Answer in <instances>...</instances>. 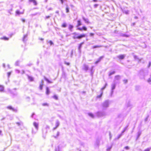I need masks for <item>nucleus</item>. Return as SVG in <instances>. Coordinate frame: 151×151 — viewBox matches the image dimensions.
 Here are the masks:
<instances>
[{
    "instance_id": "obj_8",
    "label": "nucleus",
    "mask_w": 151,
    "mask_h": 151,
    "mask_svg": "<svg viewBox=\"0 0 151 151\" xmlns=\"http://www.w3.org/2000/svg\"><path fill=\"white\" fill-rule=\"evenodd\" d=\"M60 123L59 121L58 120H57L55 122V127L53 128V131H54L56 129L59 127V126L60 125Z\"/></svg>"
},
{
    "instance_id": "obj_48",
    "label": "nucleus",
    "mask_w": 151,
    "mask_h": 151,
    "mask_svg": "<svg viewBox=\"0 0 151 151\" xmlns=\"http://www.w3.org/2000/svg\"><path fill=\"white\" fill-rule=\"evenodd\" d=\"M147 82L150 84H151V77L149 78L147 80Z\"/></svg>"
},
{
    "instance_id": "obj_4",
    "label": "nucleus",
    "mask_w": 151,
    "mask_h": 151,
    "mask_svg": "<svg viewBox=\"0 0 151 151\" xmlns=\"http://www.w3.org/2000/svg\"><path fill=\"white\" fill-rule=\"evenodd\" d=\"M121 79V76H120L119 75L116 76H115L113 82L117 84L119 83H120L119 80Z\"/></svg>"
},
{
    "instance_id": "obj_56",
    "label": "nucleus",
    "mask_w": 151,
    "mask_h": 151,
    "mask_svg": "<svg viewBox=\"0 0 151 151\" xmlns=\"http://www.w3.org/2000/svg\"><path fill=\"white\" fill-rule=\"evenodd\" d=\"M150 148H148L145 150V151H150Z\"/></svg>"
},
{
    "instance_id": "obj_53",
    "label": "nucleus",
    "mask_w": 151,
    "mask_h": 151,
    "mask_svg": "<svg viewBox=\"0 0 151 151\" xmlns=\"http://www.w3.org/2000/svg\"><path fill=\"white\" fill-rule=\"evenodd\" d=\"M123 81L124 83H127L128 81L127 79H124L123 80Z\"/></svg>"
},
{
    "instance_id": "obj_25",
    "label": "nucleus",
    "mask_w": 151,
    "mask_h": 151,
    "mask_svg": "<svg viewBox=\"0 0 151 151\" xmlns=\"http://www.w3.org/2000/svg\"><path fill=\"white\" fill-rule=\"evenodd\" d=\"M45 80L46 81L49 83H51L52 82L50 81L48 79H47L45 77H44Z\"/></svg>"
},
{
    "instance_id": "obj_32",
    "label": "nucleus",
    "mask_w": 151,
    "mask_h": 151,
    "mask_svg": "<svg viewBox=\"0 0 151 151\" xmlns=\"http://www.w3.org/2000/svg\"><path fill=\"white\" fill-rule=\"evenodd\" d=\"M47 43H50V45L53 44V42L51 40H49V41L47 40Z\"/></svg>"
},
{
    "instance_id": "obj_5",
    "label": "nucleus",
    "mask_w": 151,
    "mask_h": 151,
    "mask_svg": "<svg viewBox=\"0 0 151 151\" xmlns=\"http://www.w3.org/2000/svg\"><path fill=\"white\" fill-rule=\"evenodd\" d=\"M16 88H14L12 90L8 89V91L13 96H16L18 94L17 92L16 91Z\"/></svg>"
},
{
    "instance_id": "obj_14",
    "label": "nucleus",
    "mask_w": 151,
    "mask_h": 151,
    "mask_svg": "<svg viewBox=\"0 0 151 151\" xmlns=\"http://www.w3.org/2000/svg\"><path fill=\"white\" fill-rule=\"evenodd\" d=\"M28 79L30 81H34V78L33 77L30 76L28 75H27Z\"/></svg>"
},
{
    "instance_id": "obj_62",
    "label": "nucleus",
    "mask_w": 151,
    "mask_h": 151,
    "mask_svg": "<svg viewBox=\"0 0 151 151\" xmlns=\"http://www.w3.org/2000/svg\"><path fill=\"white\" fill-rule=\"evenodd\" d=\"M94 35V34L93 33H90V36H93Z\"/></svg>"
},
{
    "instance_id": "obj_54",
    "label": "nucleus",
    "mask_w": 151,
    "mask_h": 151,
    "mask_svg": "<svg viewBox=\"0 0 151 151\" xmlns=\"http://www.w3.org/2000/svg\"><path fill=\"white\" fill-rule=\"evenodd\" d=\"M11 74V72H9L7 73L8 77H9Z\"/></svg>"
},
{
    "instance_id": "obj_61",
    "label": "nucleus",
    "mask_w": 151,
    "mask_h": 151,
    "mask_svg": "<svg viewBox=\"0 0 151 151\" xmlns=\"http://www.w3.org/2000/svg\"><path fill=\"white\" fill-rule=\"evenodd\" d=\"M151 62H149V65L148 66V68H149L150 67V66L151 65Z\"/></svg>"
},
{
    "instance_id": "obj_29",
    "label": "nucleus",
    "mask_w": 151,
    "mask_h": 151,
    "mask_svg": "<svg viewBox=\"0 0 151 151\" xmlns=\"http://www.w3.org/2000/svg\"><path fill=\"white\" fill-rule=\"evenodd\" d=\"M141 134V132H139L137 133V140L138 138L140 136Z\"/></svg>"
},
{
    "instance_id": "obj_3",
    "label": "nucleus",
    "mask_w": 151,
    "mask_h": 151,
    "mask_svg": "<svg viewBox=\"0 0 151 151\" xmlns=\"http://www.w3.org/2000/svg\"><path fill=\"white\" fill-rule=\"evenodd\" d=\"M33 125L35 128V130L34 131L33 129H32V133L35 134L37 132L38 129L39 127V124L38 123L36 122H34L33 123Z\"/></svg>"
},
{
    "instance_id": "obj_22",
    "label": "nucleus",
    "mask_w": 151,
    "mask_h": 151,
    "mask_svg": "<svg viewBox=\"0 0 151 151\" xmlns=\"http://www.w3.org/2000/svg\"><path fill=\"white\" fill-rule=\"evenodd\" d=\"M84 44V42H82V43H81L80 45H79L78 47V50H79V51L80 52H81V48L82 47V45Z\"/></svg>"
},
{
    "instance_id": "obj_2",
    "label": "nucleus",
    "mask_w": 151,
    "mask_h": 151,
    "mask_svg": "<svg viewBox=\"0 0 151 151\" xmlns=\"http://www.w3.org/2000/svg\"><path fill=\"white\" fill-rule=\"evenodd\" d=\"M110 104V101L108 100L105 101L101 104V106L104 109H106L109 107Z\"/></svg>"
},
{
    "instance_id": "obj_28",
    "label": "nucleus",
    "mask_w": 151,
    "mask_h": 151,
    "mask_svg": "<svg viewBox=\"0 0 151 151\" xmlns=\"http://www.w3.org/2000/svg\"><path fill=\"white\" fill-rule=\"evenodd\" d=\"M16 124H17L18 126H19L21 125H23V123L21 122H17L16 123Z\"/></svg>"
},
{
    "instance_id": "obj_52",
    "label": "nucleus",
    "mask_w": 151,
    "mask_h": 151,
    "mask_svg": "<svg viewBox=\"0 0 151 151\" xmlns=\"http://www.w3.org/2000/svg\"><path fill=\"white\" fill-rule=\"evenodd\" d=\"M55 151H59V147L58 146L57 148H56L55 150Z\"/></svg>"
},
{
    "instance_id": "obj_64",
    "label": "nucleus",
    "mask_w": 151,
    "mask_h": 151,
    "mask_svg": "<svg viewBox=\"0 0 151 151\" xmlns=\"http://www.w3.org/2000/svg\"><path fill=\"white\" fill-rule=\"evenodd\" d=\"M21 20L23 22H25V20L24 19L22 18L21 19Z\"/></svg>"
},
{
    "instance_id": "obj_41",
    "label": "nucleus",
    "mask_w": 151,
    "mask_h": 151,
    "mask_svg": "<svg viewBox=\"0 0 151 151\" xmlns=\"http://www.w3.org/2000/svg\"><path fill=\"white\" fill-rule=\"evenodd\" d=\"M19 61H17L16 62L15 65L16 66H18L19 65Z\"/></svg>"
},
{
    "instance_id": "obj_55",
    "label": "nucleus",
    "mask_w": 151,
    "mask_h": 151,
    "mask_svg": "<svg viewBox=\"0 0 151 151\" xmlns=\"http://www.w3.org/2000/svg\"><path fill=\"white\" fill-rule=\"evenodd\" d=\"M16 13L17 14H20V12L19 10H17L16 11Z\"/></svg>"
},
{
    "instance_id": "obj_40",
    "label": "nucleus",
    "mask_w": 151,
    "mask_h": 151,
    "mask_svg": "<svg viewBox=\"0 0 151 151\" xmlns=\"http://www.w3.org/2000/svg\"><path fill=\"white\" fill-rule=\"evenodd\" d=\"M27 35H24L23 38V41L24 42L25 41V39L27 37Z\"/></svg>"
},
{
    "instance_id": "obj_31",
    "label": "nucleus",
    "mask_w": 151,
    "mask_h": 151,
    "mask_svg": "<svg viewBox=\"0 0 151 151\" xmlns=\"http://www.w3.org/2000/svg\"><path fill=\"white\" fill-rule=\"evenodd\" d=\"M60 134V132L58 131L57 132V134L56 136H54V137L55 138H57L58 136Z\"/></svg>"
},
{
    "instance_id": "obj_21",
    "label": "nucleus",
    "mask_w": 151,
    "mask_h": 151,
    "mask_svg": "<svg viewBox=\"0 0 151 151\" xmlns=\"http://www.w3.org/2000/svg\"><path fill=\"white\" fill-rule=\"evenodd\" d=\"M73 25H69L68 27V29L70 31L72 32V29L73 28Z\"/></svg>"
},
{
    "instance_id": "obj_51",
    "label": "nucleus",
    "mask_w": 151,
    "mask_h": 151,
    "mask_svg": "<svg viewBox=\"0 0 151 151\" xmlns=\"http://www.w3.org/2000/svg\"><path fill=\"white\" fill-rule=\"evenodd\" d=\"M64 64L67 65H70V63L68 62H67L66 61H64Z\"/></svg>"
},
{
    "instance_id": "obj_57",
    "label": "nucleus",
    "mask_w": 151,
    "mask_h": 151,
    "mask_svg": "<svg viewBox=\"0 0 151 151\" xmlns=\"http://www.w3.org/2000/svg\"><path fill=\"white\" fill-rule=\"evenodd\" d=\"M77 29L79 30L80 31H82L83 30L82 27V28L78 27L77 28Z\"/></svg>"
},
{
    "instance_id": "obj_23",
    "label": "nucleus",
    "mask_w": 151,
    "mask_h": 151,
    "mask_svg": "<svg viewBox=\"0 0 151 151\" xmlns=\"http://www.w3.org/2000/svg\"><path fill=\"white\" fill-rule=\"evenodd\" d=\"M1 40H9V38L6 37L4 36L3 37H1L0 38Z\"/></svg>"
},
{
    "instance_id": "obj_26",
    "label": "nucleus",
    "mask_w": 151,
    "mask_h": 151,
    "mask_svg": "<svg viewBox=\"0 0 151 151\" xmlns=\"http://www.w3.org/2000/svg\"><path fill=\"white\" fill-rule=\"evenodd\" d=\"M45 80L46 81L49 83H51L52 82L50 81L48 79H47L45 77H44Z\"/></svg>"
},
{
    "instance_id": "obj_33",
    "label": "nucleus",
    "mask_w": 151,
    "mask_h": 151,
    "mask_svg": "<svg viewBox=\"0 0 151 151\" xmlns=\"http://www.w3.org/2000/svg\"><path fill=\"white\" fill-rule=\"evenodd\" d=\"M139 61L138 62V63H144V61L142 60V58H141V59H139Z\"/></svg>"
},
{
    "instance_id": "obj_42",
    "label": "nucleus",
    "mask_w": 151,
    "mask_h": 151,
    "mask_svg": "<svg viewBox=\"0 0 151 151\" xmlns=\"http://www.w3.org/2000/svg\"><path fill=\"white\" fill-rule=\"evenodd\" d=\"M123 134V133H122V132L121 134L118 135L117 138L118 139H119Z\"/></svg>"
},
{
    "instance_id": "obj_12",
    "label": "nucleus",
    "mask_w": 151,
    "mask_h": 151,
    "mask_svg": "<svg viewBox=\"0 0 151 151\" xmlns=\"http://www.w3.org/2000/svg\"><path fill=\"white\" fill-rule=\"evenodd\" d=\"M82 19L84 21L85 23L87 24H91V23L89 21L88 19V18H86L84 17H82Z\"/></svg>"
},
{
    "instance_id": "obj_38",
    "label": "nucleus",
    "mask_w": 151,
    "mask_h": 151,
    "mask_svg": "<svg viewBox=\"0 0 151 151\" xmlns=\"http://www.w3.org/2000/svg\"><path fill=\"white\" fill-rule=\"evenodd\" d=\"M52 97L56 100H58V96L56 95H54Z\"/></svg>"
},
{
    "instance_id": "obj_30",
    "label": "nucleus",
    "mask_w": 151,
    "mask_h": 151,
    "mask_svg": "<svg viewBox=\"0 0 151 151\" xmlns=\"http://www.w3.org/2000/svg\"><path fill=\"white\" fill-rule=\"evenodd\" d=\"M103 46L102 45H96L95 46H93L92 47L93 48H95L97 47H102Z\"/></svg>"
},
{
    "instance_id": "obj_11",
    "label": "nucleus",
    "mask_w": 151,
    "mask_h": 151,
    "mask_svg": "<svg viewBox=\"0 0 151 151\" xmlns=\"http://www.w3.org/2000/svg\"><path fill=\"white\" fill-rule=\"evenodd\" d=\"M98 115L99 117H102L105 115L106 114L104 112L100 111L98 112Z\"/></svg>"
},
{
    "instance_id": "obj_46",
    "label": "nucleus",
    "mask_w": 151,
    "mask_h": 151,
    "mask_svg": "<svg viewBox=\"0 0 151 151\" xmlns=\"http://www.w3.org/2000/svg\"><path fill=\"white\" fill-rule=\"evenodd\" d=\"M82 29L83 30H84L85 31H86L87 30V28L85 26L83 27Z\"/></svg>"
},
{
    "instance_id": "obj_47",
    "label": "nucleus",
    "mask_w": 151,
    "mask_h": 151,
    "mask_svg": "<svg viewBox=\"0 0 151 151\" xmlns=\"http://www.w3.org/2000/svg\"><path fill=\"white\" fill-rule=\"evenodd\" d=\"M129 11H123V12L124 13H125L126 14H129Z\"/></svg>"
},
{
    "instance_id": "obj_49",
    "label": "nucleus",
    "mask_w": 151,
    "mask_h": 151,
    "mask_svg": "<svg viewBox=\"0 0 151 151\" xmlns=\"http://www.w3.org/2000/svg\"><path fill=\"white\" fill-rule=\"evenodd\" d=\"M134 58L135 59H137L139 60V59L137 56L135 55L134 56Z\"/></svg>"
},
{
    "instance_id": "obj_7",
    "label": "nucleus",
    "mask_w": 151,
    "mask_h": 151,
    "mask_svg": "<svg viewBox=\"0 0 151 151\" xmlns=\"http://www.w3.org/2000/svg\"><path fill=\"white\" fill-rule=\"evenodd\" d=\"M117 83L113 82L111 85V96L114 92V90L116 87V85Z\"/></svg>"
},
{
    "instance_id": "obj_44",
    "label": "nucleus",
    "mask_w": 151,
    "mask_h": 151,
    "mask_svg": "<svg viewBox=\"0 0 151 151\" xmlns=\"http://www.w3.org/2000/svg\"><path fill=\"white\" fill-rule=\"evenodd\" d=\"M120 36L123 37H127V36H126L125 34L122 33L120 34Z\"/></svg>"
},
{
    "instance_id": "obj_17",
    "label": "nucleus",
    "mask_w": 151,
    "mask_h": 151,
    "mask_svg": "<svg viewBox=\"0 0 151 151\" xmlns=\"http://www.w3.org/2000/svg\"><path fill=\"white\" fill-rule=\"evenodd\" d=\"M125 55H119L117 56V57L120 59H123L125 57Z\"/></svg>"
},
{
    "instance_id": "obj_1",
    "label": "nucleus",
    "mask_w": 151,
    "mask_h": 151,
    "mask_svg": "<svg viewBox=\"0 0 151 151\" xmlns=\"http://www.w3.org/2000/svg\"><path fill=\"white\" fill-rule=\"evenodd\" d=\"M73 34L74 35L73 37L74 39H80L86 36V34H85L80 35L79 33H77L76 32L73 33Z\"/></svg>"
},
{
    "instance_id": "obj_35",
    "label": "nucleus",
    "mask_w": 151,
    "mask_h": 151,
    "mask_svg": "<svg viewBox=\"0 0 151 151\" xmlns=\"http://www.w3.org/2000/svg\"><path fill=\"white\" fill-rule=\"evenodd\" d=\"M135 89L137 91L139 90L140 89L139 86H135Z\"/></svg>"
},
{
    "instance_id": "obj_59",
    "label": "nucleus",
    "mask_w": 151,
    "mask_h": 151,
    "mask_svg": "<svg viewBox=\"0 0 151 151\" xmlns=\"http://www.w3.org/2000/svg\"><path fill=\"white\" fill-rule=\"evenodd\" d=\"M124 148L127 150H129V147L127 146H126L124 147Z\"/></svg>"
},
{
    "instance_id": "obj_45",
    "label": "nucleus",
    "mask_w": 151,
    "mask_h": 151,
    "mask_svg": "<svg viewBox=\"0 0 151 151\" xmlns=\"http://www.w3.org/2000/svg\"><path fill=\"white\" fill-rule=\"evenodd\" d=\"M43 85L42 84H40V90H42V88Z\"/></svg>"
},
{
    "instance_id": "obj_37",
    "label": "nucleus",
    "mask_w": 151,
    "mask_h": 151,
    "mask_svg": "<svg viewBox=\"0 0 151 151\" xmlns=\"http://www.w3.org/2000/svg\"><path fill=\"white\" fill-rule=\"evenodd\" d=\"M62 27H67V24L66 23H64L62 25Z\"/></svg>"
},
{
    "instance_id": "obj_6",
    "label": "nucleus",
    "mask_w": 151,
    "mask_h": 151,
    "mask_svg": "<svg viewBox=\"0 0 151 151\" xmlns=\"http://www.w3.org/2000/svg\"><path fill=\"white\" fill-rule=\"evenodd\" d=\"M50 127L48 125H46L45 127L42 129V134L43 135H45L47 132L50 129Z\"/></svg>"
},
{
    "instance_id": "obj_27",
    "label": "nucleus",
    "mask_w": 151,
    "mask_h": 151,
    "mask_svg": "<svg viewBox=\"0 0 151 151\" xmlns=\"http://www.w3.org/2000/svg\"><path fill=\"white\" fill-rule=\"evenodd\" d=\"M50 93V91L48 87L46 88V94L48 95Z\"/></svg>"
},
{
    "instance_id": "obj_16",
    "label": "nucleus",
    "mask_w": 151,
    "mask_h": 151,
    "mask_svg": "<svg viewBox=\"0 0 151 151\" xmlns=\"http://www.w3.org/2000/svg\"><path fill=\"white\" fill-rule=\"evenodd\" d=\"M4 87L3 86L0 85V92H4Z\"/></svg>"
},
{
    "instance_id": "obj_18",
    "label": "nucleus",
    "mask_w": 151,
    "mask_h": 151,
    "mask_svg": "<svg viewBox=\"0 0 151 151\" xmlns=\"http://www.w3.org/2000/svg\"><path fill=\"white\" fill-rule=\"evenodd\" d=\"M29 1L30 2H32L36 6L37 4V3L35 0H29Z\"/></svg>"
},
{
    "instance_id": "obj_15",
    "label": "nucleus",
    "mask_w": 151,
    "mask_h": 151,
    "mask_svg": "<svg viewBox=\"0 0 151 151\" xmlns=\"http://www.w3.org/2000/svg\"><path fill=\"white\" fill-rule=\"evenodd\" d=\"M7 108L10 110H11L17 112V110L16 109L13 108L11 106H8L7 107Z\"/></svg>"
},
{
    "instance_id": "obj_10",
    "label": "nucleus",
    "mask_w": 151,
    "mask_h": 151,
    "mask_svg": "<svg viewBox=\"0 0 151 151\" xmlns=\"http://www.w3.org/2000/svg\"><path fill=\"white\" fill-rule=\"evenodd\" d=\"M106 85H107V83H106L105 86L104 87H103L101 88V91H100L101 94L100 95H98L97 96V98H100L101 97V96L102 95L103 93V90H104L106 86Z\"/></svg>"
},
{
    "instance_id": "obj_60",
    "label": "nucleus",
    "mask_w": 151,
    "mask_h": 151,
    "mask_svg": "<svg viewBox=\"0 0 151 151\" xmlns=\"http://www.w3.org/2000/svg\"><path fill=\"white\" fill-rule=\"evenodd\" d=\"M12 11V8L11 9H10V10H8V12L10 13V14H11V13H10V12L11 11Z\"/></svg>"
},
{
    "instance_id": "obj_39",
    "label": "nucleus",
    "mask_w": 151,
    "mask_h": 151,
    "mask_svg": "<svg viewBox=\"0 0 151 151\" xmlns=\"http://www.w3.org/2000/svg\"><path fill=\"white\" fill-rule=\"evenodd\" d=\"M88 115H89V116H91V117L92 118H93L94 117V115L92 113H88Z\"/></svg>"
},
{
    "instance_id": "obj_9",
    "label": "nucleus",
    "mask_w": 151,
    "mask_h": 151,
    "mask_svg": "<svg viewBox=\"0 0 151 151\" xmlns=\"http://www.w3.org/2000/svg\"><path fill=\"white\" fill-rule=\"evenodd\" d=\"M106 85H107V83H106L105 86L104 87H103L101 88V91H100L101 94L100 95H98L97 96V98H100L101 97V96L102 95L103 93V90H104L106 86Z\"/></svg>"
},
{
    "instance_id": "obj_63",
    "label": "nucleus",
    "mask_w": 151,
    "mask_h": 151,
    "mask_svg": "<svg viewBox=\"0 0 151 151\" xmlns=\"http://www.w3.org/2000/svg\"><path fill=\"white\" fill-rule=\"evenodd\" d=\"M44 81L43 80H42L40 84H42L43 85Z\"/></svg>"
},
{
    "instance_id": "obj_20",
    "label": "nucleus",
    "mask_w": 151,
    "mask_h": 151,
    "mask_svg": "<svg viewBox=\"0 0 151 151\" xmlns=\"http://www.w3.org/2000/svg\"><path fill=\"white\" fill-rule=\"evenodd\" d=\"M115 73V71H111L109 72V76H111V75L114 74Z\"/></svg>"
},
{
    "instance_id": "obj_50",
    "label": "nucleus",
    "mask_w": 151,
    "mask_h": 151,
    "mask_svg": "<svg viewBox=\"0 0 151 151\" xmlns=\"http://www.w3.org/2000/svg\"><path fill=\"white\" fill-rule=\"evenodd\" d=\"M15 71L16 73H20V71L19 70L17 69H16L15 70Z\"/></svg>"
},
{
    "instance_id": "obj_19",
    "label": "nucleus",
    "mask_w": 151,
    "mask_h": 151,
    "mask_svg": "<svg viewBox=\"0 0 151 151\" xmlns=\"http://www.w3.org/2000/svg\"><path fill=\"white\" fill-rule=\"evenodd\" d=\"M103 58H104L103 56L100 57L98 59V60L95 62V63L96 64H97L98 63H99L101 60V59H102Z\"/></svg>"
},
{
    "instance_id": "obj_13",
    "label": "nucleus",
    "mask_w": 151,
    "mask_h": 151,
    "mask_svg": "<svg viewBox=\"0 0 151 151\" xmlns=\"http://www.w3.org/2000/svg\"><path fill=\"white\" fill-rule=\"evenodd\" d=\"M83 69L86 71H87L88 69V66L85 64H84L83 66Z\"/></svg>"
},
{
    "instance_id": "obj_36",
    "label": "nucleus",
    "mask_w": 151,
    "mask_h": 151,
    "mask_svg": "<svg viewBox=\"0 0 151 151\" xmlns=\"http://www.w3.org/2000/svg\"><path fill=\"white\" fill-rule=\"evenodd\" d=\"M66 12L68 13L69 12V8L68 6H67L66 8Z\"/></svg>"
},
{
    "instance_id": "obj_58",
    "label": "nucleus",
    "mask_w": 151,
    "mask_h": 151,
    "mask_svg": "<svg viewBox=\"0 0 151 151\" xmlns=\"http://www.w3.org/2000/svg\"><path fill=\"white\" fill-rule=\"evenodd\" d=\"M98 4H95L94 5V7L95 8H96L98 6Z\"/></svg>"
},
{
    "instance_id": "obj_34",
    "label": "nucleus",
    "mask_w": 151,
    "mask_h": 151,
    "mask_svg": "<svg viewBox=\"0 0 151 151\" xmlns=\"http://www.w3.org/2000/svg\"><path fill=\"white\" fill-rule=\"evenodd\" d=\"M128 127V125H127V126H126V127H124V128L122 132V133H124L127 130Z\"/></svg>"
},
{
    "instance_id": "obj_43",
    "label": "nucleus",
    "mask_w": 151,
    "mask_h": 151,
    "mask_svg": "<svg viewBox=\"0 0 151 151\" xmlns=\"http://www.w3.org/2000/svg\"><path fill=\"white\" fill-rule=\"evenodd\" d=\"M42 105L43 106H48V104L47 103H43Z\"/></svg>"
},
{
    "instance_id": "obj_24",
    "label": "nucleus",
    "mask_w": 151,
    "mask_h": 151,
    "mask_svg": "<svg viewBox=\"0 0 151 151\" xmlns=\"http://www.w3.org/2000/svg\"><path fill=\"white\" fill-rule=\"evenodd\" d=\"M77 23H78L77 25V27H78L81 25V23L80 20H78L77 21Z\"/></svg>"
}]
</instances>
